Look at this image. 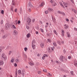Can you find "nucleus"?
<instances>
[{
    "label": "nucleus",
    "mask_w": 77,
    "mask_h": 77,
    "mask_svg": "<svg viewBox=\"0 0 77 77\" xmlns=\"http://www.w3.org/2000/svg\"><path fill=\"white\" fill-rule=\"evenodd\" d=\"M2 59L4 60H6L7 59V57L5 54L3 53L2 55Z\"/></svg>",
    "instance_id": "f257e3e1"
},
{
    "label": "nucleus",
    "mask_w": 77,
    "mask_h": 77,
    "mask_svg": "<svg viewBox=\"0 0 77 77\" xmlns=\"http://www.w3.org/2000/svg\"><path fill=\"white\" fill-rule=\"evenodd\" d=\"M50 2L51 3L53 6H55L57 5V4L53 0H50Z\"/></svg>",
    "instance_id": "f03ea898"
},
{
    "label": "nucleus",
    "mask_w": 77,
    "mask_h": 77,
    "mask_svg": "<svg viewBox=\"0 0 77 77\" xmlns=\"http://www.w3.org/2000/svg\"><path fill=\"white\" fill-rule=\"evenodd\" d=\"M31 22V19L29 18H28L27 19V23L28 24H30Z\"/></svg>",
    "instance_id": "7ed1b4c3"
},
{
    "label": "nucleus",
    "mask_w": 77,
    "mask_h": 77,
    "mask_svg": "<svg viewBox=\"0 0 77 77\" xmlns=\"http://www.w3.org/2000/svg\"><path fill=\"white\" fill-rule=\"evenodd\" d=\"M48 54H44L43 57H42V59H43V60H44L45 59V57H48Z\"/></svg>",
    "instance_id": "20e7f679"
},
{
    "label": "nucleus",
    "mask_w": 77,
    "mask_h": 77,
    "mask_svg": "<svg viewBox=\"0 0 77 77\" xmlns=\"http://www.w3.org/2000/svg\"><path fill=\"white\" fill-rule=\"evenodd\" d=\"M13 34L14 35H17L18 34V32L16 30H14L13 31Z\"/></svg>",
    "instance_id": "39448f33"
},
{
    "label": "nucleus",
    "mask_w": 77,
    "mask_h": 77,
    "mask_svg": "<svg viewBox=\"0 0 77 77\" xmlns=\"http://www.w3.org/2000/svg\"><path fill=\"white\" fill-rule=\"evenodd\" d=\"M63 58H64V57H63V56H60V60L61 62H63Z\"/></svg>",
    "instance_id": "423d86ee"
},
{
    "label": "nucleus",
    "mask_w": 77,
    "mask_h": 77,
    "mask_svg": "<svg viewBox=\"0 0 77 77\" xmlns=\"http://www.w3.org/2000/svg\"><path fill=\"white\" fill-rule=\"evenodd\" d=\"M63 3L65 8H67L68 7V3L65 2H63Z\"/></svg>",
    "instance_id": "0eeeda50"
},
{
    "label": "nucleus",
    "mask_w": 77,
    "mask_h": 77,
    "mask_svg": "<svg viewBox=\"0 0 77 77\" xmlns=\"http://www.w3.org/2000/svg\"><path fill=\"white\" fill-rule=\"evenodd\" d=\"M8 36V35L7 34H5V35H2V38L3 39H5Z\"/></svg>",
    "instance_id": "6e6552de"
},
{
    "label": "nucleus",
    "mask_w": 77,
    "mask_h": 77,
    "mask_svg": "<svg viewBox=\"0 0 77 77\" xmlns=\"http://www.w3.org/2000/svg\"><path fill=\"white\" fill-rule=\"evenodd\" d=\"M4 64V62L2 60H0V66L1 65H3Z\"/></svg>",
    "instance_id": "1a4fd4ad"
},
{
    "label": "nucleus",
    "mask_w": 77,
    "mask_h": 77,
    "mask_svg": "<svg viewBox=\"0 0 77 77\" xmlns=\"http://www.w3.org/2000/svg\"><path fill=\"white\" fill-rule=\"evenodd\" d=\"M8 28H9V25L6 24L5 25L6 29H8Z\"/></svg>",
    "instance_id": "9d476101"
},
{
    "label": "nucleus",
    "mask_w": 77,
    "mask_h": 77,
    "mask_svg": "<svg viewBox=\"0 0 77 77\" xmlns=\"http://www.w3.org/2000/svg\"><path fill=\"white\" fill-rule=\"evenodd\" d=\"M64 29H67L68 27H69V26L68 25L65 24L64 25Z\"/></svg>",
    "instance_id": "9b49d317"
},
{
    "label": "nucleus",
    "mask_w": 77,
    "mask_h": 77,
    "mask_svg": "<svg viewBox=\"0 0 77 77\" xmlns=\"http://www.w3.org/2000/svg\"><path fill=\"white\" fill-rule=\"evenodd\" d=\"M52 21L54 22V23H56V19L55 18V17H52Z\"/></svg>",
    "instance_id": "f8f14e48"
},
{
    "label": "nucleus",
    "mask_w": 77,
    "mask_h": 77,
    "mask_svg": "<svg viewBox=\"0 0 77 77\" xmlns=\"http://www.w3.org/2000/svg\"><path fill=\"white\" fill-rule=\"evenodd\" d=\"M67 36L68 37V38H70V37H71L70 34L68 32H67Z\"/></svg>",
    "instance_id": "ddd939ff"
},
{
    "label": "nucleus",
    "mask_w": 77,
    "mask_h": 77,
    "mask_svg": "<svg viewBox=\"0 0 77 77\" xmlns=\"http://www.w3.org/2000/svg\"><path fill=\"white\" fill-rule=\"evenodd\" d=\"M48 11H50V12H53V10L52 8H48Z\"/></svg>",
    "instance_id": "4468645a"
},
{
    "label": "nucleus",
    "mask_w": 77,
    "mask_h": 77,
    "mask_svg": "<svg viewBox=\"0 0 77 77\" xmlns=\"http://www.w3.org/2000/svg\"><path fill=\"white\" fill-rule=\"evenodd\" d=\"M62 36H64V33H65V32H64V30H62Z\"/></svg>",
    "instance_id": "2eb2a0df"
},
{
    "label": "nucleus",
    "mask_w": 77,
    "mask_h": 77,
    "mask_svg": "<svg viewBox=\"0 0 77 77\" xmlns=\"http://www.w3.org/2000/svg\"><path fill=\"white\" fill-rule=\"evenodd\" d=\"M59 3L62 7H63V8H65V7L63 6V4H62V2H60Z\"/></svg>",
    "instance_id": "dca6fc26"
},
{
    "label": "nucleus",
    "mask_w": 77,
    "mask_h": 77,
    "mask_svg": "<svg viewBox=\"0 0 77 77\" xmlns=\"http://www.w3.org/2000/svg\"><path fill=\"white\" fill-rule=\"evenodd\" d=\"M44 43H41L40 44V46L41 48H44Z\"/></svg>",
    "instance_id": "f3484780"
},
{
    "label": "nucleus",
    "mask_w": 77,
    "mask_h": 77,
    "mask_svg": "<svg viewBox=\"0 0 77 77\" xmlns=\"http://www.w3.org/2000/svg\"><path fill=\"white\" fill-rule=\"evenodd\" d=\"M36 46L35 45H32V47L33 50H35V47Z\"/></svg>",
    "instance_id": "a211bd4d"
},
{
    "label": "nucleus",
    "mask_w": 77,
    "mask_h": 77,
    "mask_svg": "<svg viewBox=\"0 0 77 77\" xmlns=\"http://www.w3.org/2000/svg\"><path fill=\"white\" fill-rule=\"evenodd\" d=\"M30 34L28 33L26 35L27 38H29L30 37Z\"/></svg>",
    "instance_id": "6ab92c4d"
},
{
    "label": "nucleus",
    "mask_w": 77,
    "mask_h": 77,
    "mask_svg": "<svg viewBox=\"0 0 77 77\" xmlns=\"http://www.w3.org/2000/svg\"><path fill=\"white\" fill-rule=\"evenodd\" d=\"M72 11H74V13H75V14H77V11L76 10H75L74 9H72Z\"/></svg>",
    "instance_id": "aec40b11"
},
{
    "label": "nucleus",
    "mask_w": 77,
    "mask_h": 77,
    "mask_svg": "<svg viewBox=\"0 0 77 77\" xmlns=\"http://www.w3.org/2000/svg\"><path fill=\"white\" fill-rule=\"evenodd\" d=\"M45 5V3L44 2H42L41 5H40V6H44Z\"/></svg>",
    "instance_id": "412c9836"
},
{
    "label": "nucleus",
    "mask_w": 77,
    "mask_h": 77,
    "mask_svg": "<svg viewBox=\"0 0 77 77\" xmlns=\"http://www.w3.org/2000/svg\"><path fill=\"white\" fill-rule=\"evenodd\" d=\"M14 60H15V59H14V58L11 59V63H13L14 62Z\"/></svg>",
    "instance_id": "4be33fe9"
},
{
    "label": "nucleus",
    "mask_w": 77,
    "mask_h": 77,
    "mask_svg": "<svg viewBox=\"0 0 77 77\" xmlns=\"http://www.w3.org/2000/svg\"><path fill=\"white\" fill-rule=\"evenodd\" d=\"M54 34L56 35H57V32L56 30H54Z\"/></svg>",
    "instance_id": "5701e85b"
},
{
    "label": "nucleus",
    "mask_w": 77,
    "mask_h": 77,
    "mask_svg": "<svg viewBox=\"0 0 77 77\" xmlns=\"http://www.w3.org/2000/svg\"><path fill=\"white\" fill-rule=\"evenodd\" d=\"M15 61L16 63H18L19 62V59H15Z\"/></svg>",
    "instance_id": "b1692460"
},
{
    "label": "nucleus",
    "mask_w": 77,
    "mask_h": 77,
    "mask_svg": "<svg viewBox=\"0 0 77 77\" xmlns=\"http://www.w3.org/2000/svg\"><path fill=\"white\" fill-rule=\"evenodd\" d=\"M18 72V74H21V71L20 70H19Z\"/></svg>",
    "instance_id": "393cba45"
},
{
    "label": "nucleus",
    "mask_w": 77,
    "mask_h": 77,
    "mask_svg": "<svg viewBox=\"0 0 77 77\" xmlns=\"http://www.w3.org/2000/svg\"><path fill=\"white\" fill-rule=\"evenodd\" d=\"M29 65H31V66H33V65H34V64L32 63H31V62H29Z\"/></svg>",
    "instance_id": "a878e982"
},
{
    "label": "nucleus",
    "mask_w": 77,
    "mask_h": 77,
    "mask_svg": "<svg viewBox=\"0 0 77 77\" xmlns=\"http://www.w3.org/2000/svg\"><path fill=\"white\" fill-rule=\"evenodd\" d=\"M35 43V40H33L32 42V44L34 45Z\"/></svg>",
    "instance_id": "bb28decb"
},
{
    "label": "nucleus",
    "mask_w": 77,
    "mask_h": 77,
    "mask_svg": "<svg viewBox=\"0 0 77 77\" xmlns=\"http://www.w3.org/2000/svg\"><path fill=\"white\" fill-rule=\"evenodd\" d=\"M70 73L72 75H74V72L73 71H72L70 72Z\"/></svg>",
    "instance_id": "cd10ccee"
},
{
    "label": "nucleus",
    "mask_w": 77,
    "mask_h": 77,
    "mask_svg": "<svg viewBox=\"0 0 77 77\" xmlns=\"http://www.w3.org/2000/svg\"><path fill=\"white\" fill-rule=\"evenodd\" d=\"M12 27L14 29H16V27H15V26L14 25H12Z\"/></svg>",
    "instance_id": "c85d7f7f"
},
{
    "label": "nucleus",
    "mask_w": 77,
    "mask_h": 77,
    "mask_svg": "<svg viewBox=\"0 0 77 77\" xmlns=\"http://www.w3.org/2000/svg\"><path fill=\"white\" fill-rule=\"evenodd\" d=\"M29 6L30 7H31V8H32L33 7V5L30 4V2H29Z\"/></svg>",
    "instance_id": "c756f323"
},
{
    "label": "nucleus",
    "mask_w": 77,
    "mask_h": 77,
    "mask_svg": "<svg viewBox=\"0 0 77 77\" xmlns=\"http://www.w3.org/2000/svg\"><path fill=\"white\" fill-rule=\"evenodd\" d=\"M24 50L25 51H27V48L25 47L24 48Z\"/></svg>",
    "instance_id": "7c9ffc66"
},
{
    "label": "nucleus",
    "mask_w": 77,
    "mask_h": 77,
    "mask_svg": "<svg viewBox=\"0 0 77 77\" xmlns=\"http://www.w3.org/2000/svg\"><path fill=\"white\" fill-rule=\"evenodd\" d=\"M58 14H62V12L60 11H58L57 12Z\"/></svg>",
    "instance_id": "2f4dec72"
},
{
    "label": "nucleus",
    "mask_w": 77,
    "mask_h": 77,
    "mask_svg": "<svg viewBox=\"0 0 77 77\" xmlns=\"http://www.w3.org/2000/svg\"><path fill=\"white\" fill-rule=\"evenodd\" d=\"M45 14H48V11H46L45 12Z\"/></svg>",
    "instance_id": "473e14b6"
},
{
    "label": "nucleus",
    "mask_w": 77,
    "mask_h": 77,
    "mask_svg": "<svg viewBox=\"0 0 77 77\" xmlns=\"http://www.w3.org/2000/svg\"><path fill=\"white\" fill-rule=\"evenodd\" d=\"M53 45H54V46H55V47H56L57 46V45L56 44V43L55 42L54 43Z\"/></svg>",
    "instance_id": "72a5a7b5"
},
{
    "label": "nucleus",
    "mask_w": 77,
    "mask_h": 77,
    "mask_svg": "<svg viewBox=\"0 0 77 77\" xmlns=\"http://www.w3.org/2000/svg\"><path fill=\"white\" fill-rule=\"evenodd\" d=\"M48 76H52V75H51V74H50V73H48Z\"/></svg>",
    "instance_id": "f704fd0d"
},
{
    "label": "nucleus",
    "mask_w": 77,
    "mask_h": 77,
    "mask_svg": "<svg viewBox=\"0 0 77 77\" xmlns=\"http://www.w3.org/2000/svg\"><path fill=\"white\" fill-rule=\"evenodd\" d=\"M48 42H49L50 43L51 42V40H50V39H48Z\"/></svg>",
    "instance_id": "c9c22d12"
},
{
    "label": "nucleus",
    "mask_w": 77,
    "mask_h": 77,
    "mask_svg": "<svg viewBox=\"0 0 77 77\" xmlns=\"http://www.w3.org/2000/svg\"><path fill=\"white\" fill-rule=\"evenodd\" d=\"M3 20H1V24H3Z\"/></svg>",
    "instance_id": "e433bc0d"
},
{
    "label": "nucleus",
    "mask_w": 77,
    "mask_h": 77,
    "mask_svg": "<svg viewBox=\"0 0 77 77\" xmlns=\"http://www.w3.org/2000/svg\"><path fill=\"white\" fill-rule=\"evenodd\" d=\"M15 77H17V72H15Z\"/></svg>",
    "instance_id": "4c0bfd02"
},
{
    "label": "nucleus",
    "mask_w": 77,
    "mask_h": 77,
    "mask_svg": "<svg viewBox=\"0 0 77 77\" xmlns=\"http://www.w3.org/2000/svg\"><path fill=\"white\" fill-rule=\"evenodd\" d=\"M58 44L60 45H61V43H60V41H58Z\"/></svg>",
    "instance_id": "58836bf2"
},
{
    "label": "nucleus",
    "mask_w": 77,
    "mask_h": 77,
    "mask_svg": "<svg viewBox=\"0 0 77 77\" xmlns=\"http://www.w3.org/2000/svg\"><path fill=\"white\" fill-rule=\"evenodd\" d=\"M28 11H29V12H31V11H32V10H31V8H29V9Z\"/></svg>",
    "instance_id": "ea45409f"
},
{
    "label": "nucleus",
    "mask_w": 77,
    "mask_h": 77,
    "mask_svg": "<svg viewBox=\"0 0 77 77\" xmlns=\"http://www.w3.org/2000/svg\"><path fill=\"white\" fill-rule=\"evenodd\" d=\"M21 22H20V20H19L17 22V24H20Z\"/></svg>",
    "instance_id": "a19ab883"
},
{
    "label": "nucleus",
    "mask_w": 77,
    "mask_h": 77,
    "mask_svg": "<svg viewBox=\"0 0 77 77\" xmlns=\"http://www.w3.org/2000/svg\"><path fill=\"white\" fill-rule=\"evenodd\" d=\"M51 49L52 51H53V50H54V47H52Z\"/></svg>",
    "instance_id": "79ce46f5"
},
{
    "label": "nucleus",
    "mask_w": 77,
    "mask_h": 77,
    "mask_svg": "<svg viewBox=\"0 0 77 77\" xmlns=\"http://www.w3.org/2000/svg\"><path fill=\"white\" fill-rule=\"evenodd\" d=\"M35 19H34L32 20V23H34V22H35Z\"/></svg>",
    "instance_id": "37998d69"
},
{
    "label": "nucleus",
    "mask_w": 77,
    "mask_h": 77,
    "mask_svg": "<svg viewBox=\"0 0 77 77\" xmlns=\"http://www.w3.org/2000/svg\"><path fill=\"white\" fill-rule=\"evenodd\" d=\"M1 13L2 14H4V11L3 10H2L1 11Z\"/></svg>",
    "instance_id": "c03bdc74"
},
{
    "label": "nucleus",
    "mask_w": 77,
    "mask_h": 77,
    "mask_svg": "<svg viewBox=\"0 0 77 77\" xmlns=\"http://www.w3.org/2000/svg\"><path fill=\"white\" fill-rule=\"evenodd\" d=\"M48 51H50V50L51 49V48H48Z\"/></svg>",
    "instance_id": "a18cd8bd"
},
{
    "label": "nucleus",
    "mask_w": 77,
    "mask_h": 77,
    "mask_svg": "<svg viewBox=\"0 0 77 77\" xmlns=\"http://www.w3.org/2000/svg\"><path fill=\"white\" fill-rule=\"evenodd\" d=\"M61 14H62V15H65V13H63V12H62Z\"/></svg>",
    "instance_id": "49530a36"
},
{
    "label": "nucleus",
    "mask_w": 77,
    "mask_h": 77,
    "mask_svg": "<svg viewBox=\"0 0 77 77\" xmlns=\"http://www.w3.org/2000/svg\"><path fill=\"white\" fill-rule=\"evenodd\" d=\"M71 58V57L70 56H69L68 57V59H70Z\"/></svg>",
    "instance_id": "de8ad7c7"
},
{
    "label": "nucleus",
    "mask_w": 77,
    "mask_h": 77,
    "mask_svg": "<svg viewBox=\"0 0 77 77\" xmlns=\"http://www.w3.org/2000/svg\"><path fill=\"white\" fill-rule=\"evenodd\" d=\"M43 71L44 72H47V70H46V69H44Z\"/></svg>",
    "instance_id": "09e8293b"
},
{
    "label": "nucleus",
    "mask_w": 77,
    "mask_h": 77,
    "mask_svg": "<svg viewBox=\"0 0 77 77\" xmlns=\"http://www.w3.org/2000/svg\"><path fill=\"white\" fill-rule=\"evenodd\" d=\"M41 31L42 32H44V30H43V29H41Z\"/></svg>",
    "instance_id": "8fccbe9b"
},
{
    "label": "nucleus",
    "mask_w": 77,
    "mask_h": 77,
    "mask_svg": "<svg viewBox=\"0 0 77 77\" xmlns=\"http://www.w3.org/2000/svg\"><path fill=\"white\" fill-rule=\"evenodd\" d=\"M14 66H17V63H15L14 64Z\"/></svg>",
    "instance_id": "3c124183"
},
{
    "label": "nucleus",
    "mask_w": 77,
    "mask_h": 77,
    "mask_svg": "<svg viewBox=\"0 0 77 77\" xmlns=\"http://www.w3.org/2000/svg\"><path fill=\"white\" fill-rule=\"evenodd\" d=\"M70 1H71L73 4H74V1L73 0H70Z\"/></svg>",
    "instance_id": "603ef678"
},
{
    "label": "nucleus",
    "mask_w": 77,
    "mask_h": 77,
    "mask_svg": "<svg viewBox=\"0 0 77 77\" xmlns=\"http://www.w3.org/2000/svg\"><path fill=\"white\" fill-rule=\"evenodd\" d=\"M2 49L0 48V53H2Z\"/></svg>",
    "instance_id": "864d4df0"
},
{
    "label": "nucleus",
    "mask_w": 77,
    "mask_h": 77,
    "mask_svg": "<svg viewBox=\"0 0 77 77\" xmlns=\"http://www.w3.org/2000/svg\"><path fill=\"white\" fill-rule=\"evenodd\" d=\"M41 71H38V74H41Z\"/></svg>",
    "instance_id": "5fc2aeb1"
},
{
    "label": "nucleus",
    "mask_w": 77,
    "mask_h": 77,
    "mask_svg": "<svg viewBox=\"0 0 77 77\" xmlns=\"http://www.w3.org/2000/svg\"><path fill=\"white\" fill-rule=\"evenodd\" d=\"M14 11H15V12H17V9H16Z\"/></svg>",
    "instance_id": "6e6d98bb"
},
{
    "label": "nucleus",
    "mask_w": 77,
    "mask_h": 77,
    "mask_svg": "<svg viewBox=\"0 0 77 77\" xmlns=\"http://www.w3.org/2000/svg\"><path fill=\"white\" fill-rule=\"evenodd\" d=\"M40 23L41 24H42V22L41 21H40Z\"/></svg>",
    "instance_id": "4d7b16f0"
},
{
    "label": "nucleus",
    "mask_w": 77,
    "mask_h": 77,
    "mask_svg": "<svg viewBox=\"0 0 77 77\" xmlns=\"http://www.w3.org/2000/svg\"><path fill=\"white\" fill-rule=\"evenodd\" d=\"M66 20L67 21H69V19H66Z\"/></svg>",
    "instance_id": "13d9d810"
},
{
    "label": "nucleus",
    "mask_w": 77,
    "mask_h": 77,
    "mask_svg": "<svg viewBox=\"0 0 77 77\" xmlns=\"http://www.w3.org/2000/svg\"><path fill=\"white\" fill-rule=\"evenodd\" d=\"M11 54V51H9V54L10 55Z\"/></svg>",
    "instance_id": "bf43d9fd"
},
{
    "label": "nucleus",
    "mask_w": 77,
    "mask_h": 77,
    "mask_svg": "<svg viewBox=\"0 0 77 77\" xmlns=\"http://www.w3.org/2000/svg\"><path fill=\"white\" fill-rule=\"evenodd\" d=\"M26 28L27 29H29V27L28 26H26Z\"/></svg>",
    "instance_id": "052dcab7"
},
{
    "label": "nucleus",
    "mask_w": 77,
    "mask_h": 77,
    "mask_svg": "<svg viewBox=\"0 0 77 77\" xmlns=\"http://www.w3.org/2000/svg\"><path fill=\"white\" fill-rule=\"evenodd\" d=\"M11 11H13V7H11Z\"/></svg>",
    "instance_id": "680f3d73"
},
{
    "label": "nucleus",
    "mask_w": 77,
    "mask_h": 77,
    "mask_svg": "<svg viewBox=\"0 0 77 77\" xmlns=\"http://www.w3.org/2000/svg\"><path fill=\"white\" fill-rule=\"evenodd\" d=\"M61 43H62V44H64V42L61 41Z\"/></svg>",
    "instance_id": "e2e57ef3"
},
{
    "label": "nucleus",
    "mask_w": 77,
    "mask_h": 77,
    "mask_svg": "<svg viewBox=\"0 0 77 77\" xmlns=\"http://www.w3.org/2000/svg\"><path fill=\"white\" fill-rule=\"evenodd\" d=\"M36 34H38V31L36 32Z\"/></svg>",
    "instance_id": "0e129e2a"
},
{
    "label": "nucleus",
    "mask_w": 77,
    "mask_h": 77,
    "mask_svg": "<svg viewBox=\"0 0 77 77\" xmlns=\"http://www.w3.org/2000/svg\"><path fill=\"white\" fill-rule=\"evenodd\" d=\"M74 29L75 30H77V29L76 28H74Z\"/></svg>",
    "instance_id": "69168bd1"
},
{
    "label": "nucleus",
    "mask_w": 77,
    "mask_h": 77,
    "mask_svg": "<svg viewBox=\"0 0 77 77\" xmlns=\"http://www.w3.org/2000/svg\"><path fill=\"white\" fill-rule=\"evenodd\" d=\"M70 21L71 22V23H73V22L72 21V20H70Z\"/></svg>",
    "instance_id": "338daca9"
},
{
    "label": "nucleus",
    "mask_w": 77,
    "mask_h": 77,
    "mask_svg": "<svg viewBox=\"0 0 77 77\" xmlns=\"http://www.w3.org/2000/svg\"><path fill=\"white\" fill-rule=\"evenodd\" d=\"M72 20H74V18H73V17H72Z\"/></svg>",
    "instance_id": "774afa93"
}]
</instances>
